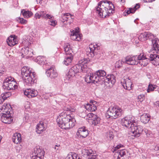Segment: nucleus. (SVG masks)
<instances>
[{
  "mask_svg": "<svg viewBox=\"0 0 159 159\" xmlns=\"http://www.w3.org/2000/svg\"><path fill=\"white\" fill-rule=\"evenodd\" d=\"M76 134L79 137L84 138L88 135L89 132L85 127H83L78 129Z\"/></svg>",
  "mask_w": 159,
  "mask_h": 159,
  "instance_id": "nucleus-21",
  "label": "nucleus"
},
{
  "mask_svg": "<svg viewBox=\"0 0 159 159\" xmlns=\"http://www.w3.org/2000/svg\"><path fill=\"white\" fill-rule=\"evenodd\" d=\"M139 57V55L132 57L128 56L125 59V62L129 65H137L138 64Z\"/></svg>",
  "mask_w": 159,
  "mask_h": 159,
  "instance_id": "nucleus-12",
  "label": "nucleus"
},
{
  "mask_svg": "<svg viewBox=\"0 0 159 159\" xmlns=\"http://www.w3.org/2000/svg\"><path fill=\"white\" fill-rule=\"evenodd\" d=\"M46 95H47V97H46V98H45L46 99H47L49 98V96H50V95L49 93L46 94Z\"/></svg>",
  "mask_w": 159,
  "mask_h": 159,
  "instance_id": "nucleus-59",
  "label": "nucleus"
},
{
  "mask_svg": "<svg viewBox=\"0 0 159 159\" xmlns=\"http://www.w3.org/2000/svg\"><path fill=\"white\" fill-rule=\"evenodd\" d=\"M21 74L25 85H30L34 82L36 78L35 73L34 72H32L28 67L25 66L22 68Z\"/></svg>",
  "mask_w": 159,
  "mask_h": 159,
  "instance_id": "nucleus-3",
  "label": "nucleus"
},
{
  "mask_svg": "<svg viewBox=\"0 0 159 159\" xmlns=\"http://www.w3.org/2000/svg\"><path fill=\"white\" fill-rule=\"evenodd\" d=\"M121 83L125 89L128 90L131 89L133 87L131 80L129 78L122 79Z\"/></svg>",
  "mask_w": 159,
  "mask_h": 159,
  "instance_id": "nucleus-15",
  "label": "nucleus"
},
{
  "mask_svg": "<svg viewBox=\"0 0 159 159\" xmlns=\"http://www.w3.org/2000/svg\"><path fill=\"white\" fill-rule=\"evenodd\" d=\"M139 101L140 102H142L145 99V96L143 94H140L139 95L138 97Z\"/></svg>",
  "mask_w": 159,
  "mask_h": 159,
  "instance_id": "nucleus-49",
  "label": "nucleus"
},
{
  "mask_svg": "<svg viewBox=\"0 0 159 159\" xmlns=\"http://www.w3.org/2000/svg\"><path fill=\"white\" fill-rule=\"evenodd\" d=\"M92 78V83L96 84L98 82H100L99 78L98 77L96 72L91 73Z\"/></svg>",
  "mask_w": 159,
  "mask_h": 159,
  "instance_id": "nucleus-39",
  "label": "nucleus"
},
{
  "mask_svg": "<svg viewBox=\"0 0 159 159\" xmlns=\"http://www.w3.org/2000/svg\"><path fill=\"white\" fill-rule=\"evenodd\" d=\"M64 110L66 111H69L71 112H74L75 111V109L74 108H72L71 107L68 105L65 106Z\"/></svg>",
  "mask_w": 159,
  "mask_h": 159,
  "instance_id": "nucleus-45",
  "label": "nucleus"
},
{
  "mask_svg": "<svg viewBox=\"0 0 159 159\" xmlns=\"http://www.w3.org/2000/svg\"><path fill=\"white\" fill-rule=\"evenodd\" d=\"M30 36H28L27 37V38H25L24 39V41H22V43L26 47H28V46H29L31 44L30 41H29L28 39H30Z\"/></svg>",
  "mask_w": 159,
  "mask_h": 159,
  "instance_id": "nucleus-41",
  "label": "nucleus"
},
{
  "mask_svg": "<svg viewBox=\"0 0 159 159\" xmlns=\"http://www.w3.org/2000/svg\"><path fill=\"white\" fill-rule=\"evenodd\" d=\"M121 124L123 126L130 129V130L136 124L135 120L129 116H127L121 120Z\"/></svg>",
  "mask_w": 159,
  "mask_h": 159,
  "instance_id": "nucleus-10",
  "label": "nucleus"
},
{
  "mask_svg": "<svg viewBox=\"0 0 159 159\" xmlns=\"http://www.w3.org/2000/svg\"><path fill=\"white\" fill-rule=\"evenodd\" d=\"M89 59H83L79 61V63L76 66H73L74 69H78V71L86 72L88 71L87 64L89 62Z\"/></svg>",
  "mask_w": 159,
  "mask_h": 159,
  "instance_id": "nucleus-9",
  "label": "nucleus"
},
{
  "mask_svg": "<svg viewBox=\"0 0 159 159\" xmlns=\"http://www.w3.org/2000/svg\"><path fill=\"white\" fill-rule=\"evenodd\" d=\"M54 18V17L48 14H46L44 18L45 19H49L50 20H53Z\"/></svg>",
  "mask_w": 159,
  "mask_h": 159,
  "instance_id": "nucleus-50",
  "label": "nucleus"
},
{
  "mask_svg": "<svg viewBox=\"0 0 159 159\" xmlns=\"http://www.w3.org/2000/svg\"><path fill=\"white\" fill-rule=\"evenodd\" d=\"M60 146V145L59 144H57L55 146V147H58V148H59Z\"/></svg>",
  "mask_w": 159,
  "mask_h": 159,
  "instance_id": "nucleus-60",
  "label": "nucleus"
},
{
  "mask_svg": "<svg viewBox=\"0 0 159 159\" xmlns=\"http://www.w3.org/2000/svg\"><path fill=\"white\" fill-rule=\"evenodd\" d=\"M146 2H151L153 1H154L155 0H144Z\"/></svg>",
  "mask_w": 159,
  "mask_h": 159,
  "instance_id": "nucleus-58",
  "label": "nucleus"
},
{
  "mask_svg": "<svg viewBox=\"0 0 159 159\" xmlns=\"http://www.w3.org/2000/svg\"><path fill=\"white\" fill-rule=\"evenodd\" d=\"M25 95L29 98L36 96L38 94L37 91L34 89H27L24 91Z\"/></svg>",
  "mask_w": 159,
  "mask_h": 159,
  "instance_id": "nucleus-22",
  "label": "nucleus"
},
{
  "mask_svg": "<svg viewBox=\"0 0 159 159\" xmlns=\"http://www.w3.org/2000/svg\"><path fill=\"white\" fill-rule=\"evenodd\" d=\"M58 126L61 129H66L72 128L75 124V119L69 115L63 112L61 113L57 119Z\"/></svg>",
  "mask_w": 159,
  "mask_h": 159,
  "instance_id": "nucleus-2",
  "label": "nucleus"
},
{
  "mask_svg": "<svg viewBox=\"0 0 159 159\" xmlns=\"http://www.w3.org/2000/svg\"><path fill=\"white\" fill-rule=\"evenodd\" d=\"M73 32L70 34V38L73 40L79 41L81 39L82 35L79 34V31L76 29L75 31H73Z\"/></svg>",
  "mask_w": 159,
  "mask_h": 159,
  "instance_id": "nucleus-23",
  "label": "nucleus"
},
{
  "mask_svg": "<svg viewBox=\"0 0 159 159\" xmlns=\"http://www.w3.org/2000/svg\"><path fill=\"white\" fill-rule=\"evenodd\" d=\"M21 14L25 18H28L30 17L33 15V13L31 11H25L23 10L21 11Z\"/></svg>",
  "mask_w": 159,
  "mask_h": 159,
  "instance_id": "nucleus-37",
  "label": "nucleus"
},
{
  "mask_svg": "<svg viewBox=\"0 0 159 159\" xmlns=\"http://www.w3.org/2000/svg\"><path fill=\"white\" fill-rule=\"evenodd\" d=\"M5 70L3 67L0 66V76L2 75L4 73Z\"/></svg>",
  "mask_w": 159,
  "mask_h": 159,
  "instance_id": "nucleus-51",
  "label": "nucleus"
},
{
  "mask_svg": "<svg viewBox=\"0 0 159 159\" xmlns=\"http://www.w3.org/2000/svg\"><path fill=\"white\" fill-rule=\"evenodd\" d=\"M136 123L135 125H133V127L130 130V131L133 134V136L138 137L140 136L142 132L143 129L141 126H136Z\"/></svg>",
  "mask_w": 159,
  "mask_h": 159,
  "instance_id": "nucleus-16",
  "label": "nucleus"
},
{
  "mask_svg": "<svg viewBox=\"0 0 159 159\" xmlns=\"http://www.w3.org/2000/svg\"><path fill=\"white\" fill-rule=\"evenodd\" d=\"M17 83L14 81V79L11 76H8L4 80L2 87L6 90H13L17 88Z\"/></svg>",
  "mask_w": 159,
  "mask_h": 159,
  "instance_id": "nucleus-7",
  "label": "nucleus"
},
{
  "mask_svg": "<svg viewBox=\"0 0 159 159\" xmlns=\"http://www.w3.org/2000/svg\"><path fill=\"white\" fill-rule=\"evenodd\" d=\"M64 49L66 55H72L73 51L69 43H66L64 44Z\"/></svg>",
  "mask_w": 159,
  "mask_h": 159,
  "instance_id": "nucleus-32",
  "label": "nucleus"
},
{
  "mask_svg": "<svg viewBox=\"0 0 159 159\" xmlns=\"http://www.w3.org/2000/svg\"><path fill=\"white\" fill-rule=\"evenodd\" d=\"M114 8L113 4L110 1H102L98 3L96 12L101 17L105 18L111 15L114 12Z\"/></svg>",
  "mask_w": 159,
  "mask_h": 159,
  "instance_id": "nucleus-1",
  "label": "nucleus"
},
{
  "mask_svg": "<svg viewBox=\"0 0 159 159\" xmlns=\"http://www.w3.org/2000/svg\"><path fill=\"white\" fill-rule=\"evenodd\" d=\"M73 59L72 55H66L63 61V63L66 66L69 65Z\"/></svg>",
  "mask_w": 159,
  "mask_h": 159,
  "instance_id": "nucleus-30",
  "label": "nucleus"
},
{
  "mask_svg": "<svg viewBox=\"0 0 159 159\" xmlns=\"http://www.w3.org/2000/svg\"><path fill=\"white\" fill-rule=\"evenodd\" d=\"M49 25L53 26H55L57 24V22L54 19L53 20H50L48 21Z\"/></svg>",
  "mask_w": 159,
  "mask_h": 159,
  "instance_id": "nucleus-48",
  "label": "nucleus"
},
{
  "mask_svg": "<svg viewBox=\"0 0 159 159\" xmlns=\"http://www.w3.org/2000/svg\"><path fill=\"white\" fill-rule=\"evenodd\" d=\"M91 73L90 75H86L85 77V81L87 83H92V78Z\"/></svg>",
  "mask_w": 159,
  "mask_h": 159,
  "instance_id": "nucleus-42",
  "label": "nucleus"
},
{
  "mask_svg": "<svg viewBox=\"0 0 159 159\" xmlns=\"http://www.w3.org/2000/svg\"><path fill=\"white\" fill-rule=\"evenodd\" d=\"M29 118V115L28 114H26L24 117V120L26 121H27Z\"/></svg>",
  "mask_w": 159,
  "mask_h": 159,
  "instance_id": "nucleus-54",
  "label": "nucleus"
},
{
  "mask_svg": "<svg viewBox=\"0 0 159 159\" xmlns=\"http://www.w3.org/2000/svg\"><path fill=\"white\" fill-rule=\"evenodd\" d=\"M117 2H120L121 3H124L125 2V0H116Z\"/></svg>",
  "mask_w": 159,
  "mask_h": 159,
  "instance_id": "nucleus-56",
  "label": "nucleus"
},
{
  "mask_svg": "<svg viewBox=\"0 0 159 159\" xmlns=\"http://www.w3.org/2000/svg\"><path fill=\"white\" fill-rule=\"evenodd\" d=\"M87 117L88 120H91L92 124L94 125H97L100 122V118L94 114L89 113L88 114Z\"/></svg>",
  "mask_w": 159,
  "mask_h": 159,
  "instance_id": "nucleus-18",
  "label": "nucleus"
},
{
  "mask_svg": "<svg viewBox=\"0 0 159 159\" xmlns=\"http://www.w3.org/2000/svg\"><path fill=\"white\" fill-rule=\"evenodd\" d=\"M140 120L144 124L147 123L150 120L149 114H146L142 115L140 117Z\"/></svg>",
  "mask_w": 159,
  "mask_h": 159,
  "instance_id": "nucleus-35",
  "label": "nucleus"
},
{
  "mask_svg": "<svg viewBox=\"0 0 159 159\" xmlns=\"http://www.w3.org/2000/svg\"><path fill=\"white\" fill-rule=\"evenodd\" d=\"M125 60L124 59V60H119L117 61L116 63L115 66L116 67H117V68H119L120 67H121L122 66V63H125Z\"/></svg>",
  "mask_w": 159,
  "mask_h": 159,
  "instance_id": "nucleus-44",
  "label": "nucleus"
},
{
  "mask_svg": "<svg viewBox=\"0 0 159 159\" xmlns=\"http://www.w3.org/2000/svg\"><path fill=\"white\" fill-rule=\"evenodd\" d=\"M12 139L15 143H20L22 140L21 134L18 133L14 134L12 136Z\"/></svg>",
  "mask_w": 159,
  "mask_h": 159,
  "instance_id": "nucleus-25",
  "label": "nucleus"
},
{
  "mask_svg": "<svg viewBox=\"0 0 159 159\" xmlns=\"http://www.w3.org/2000/svg\"><path fill=\"white\" fill-rule=\"evenodd\" d=\"M154 38L153 34L149 32H145L141 34L139 37V39L141 41H143L148 39H151Z\"/></svg>",
  "mask_w": 159,
  "mask_h": 159,
  "instance_id": "nucleus-20",
  "label": "nucleus"
},
{
  "mask_svg": "<svg viewBox=\"0 0 159 159\" xmlns=\"http://www.w3.org/2000/svg\"><path fill=\"white\" fill-rule=\"evenodd\" d=\"M16 20L19 23L22 24H26L27 23V20L24 19L20 17L16 18Z\"/></svg>",
  "mask_w": 159,
  "mask_h": 159,
  "instance_id": "nucleus-43",
  "label": "nucleus"
},
{
  "mask_svg": "<svg viewBox=\"0 0 159 159\" xmlns=\"http://www.w3.org/2000/svg\"><path fill=\"white\" fill-rule=\"evenodd\" d=\"M43 125L44 124L42 122H40L37 125L36 128V131L37 133L40 134L42 132L45 130V127Z\"/></svg>",
  "mask_w": 159,
  "mask_h": 159,
  "instance_id": "nucleus-34",
  "label": "nucleus"
},
{
  "mask_svg": "<svg viewBox=\"0 0 159 159\" xmlns=\"http://www.w3.org/2000/svg\"><path fill=\"white\" fill-rule=\"evenodd\" d=\"M40 13V14L41 15V17H43V18H45V16L46 15V14L45 12L43 11H41L39 12Z\"/></svg>",
  "mask_w": 159,
  "mask_h": 159,
  "instance_id": "nucleus-53",
  "label": "nucleus"
},
{
  "mask_svg": "<svg viewBox=\"0 0 159 159\" xmlns=\"http://www.w3.org/2000/svg\"><path fill=\"white\" fill-rule=\"evenodd\" d=\"M73 16L69 13H66L62 14L60 18V21L64 24L68 23H71L73 21Z\"/></svg>",
  "mask_w": 159,
  "mask_h": 159,
  "instance_id": "nucleus-13",
  "label": "nucleus"
},
{
  "mask_svg": "<svg viewBox=\"0 0 159 159\" xmlns=\"http://www.w3.org/2000/svg\"><path fill=\"white\" fill-rule=\"evenodd\" d=\"M106 137L108 140H111L113 139L114 135L112 133H108L106 135Z\"/></svg>",
  "mask_w": 159,
  "mask_h": 159,
  "instance_id": "nucleus-46",
  "label": "nucleus"
},
{
  "mask_svg": "<svg viewBox=\"0 0 159 159\" xmlns=\"http://www.w3.org/2000/svg\"><path fill=\"white\" fill-rule=\"evenodd\" d=\"M76 69V70H74L75 69H74L73 67L72 69L69 70L67 78V79H68L69 80H71L72 78L75 76V74L76 73L80 72V71H78V69Z\"/></svg>",
  "mask_w": 159,
  "mask_h": 159,
  "instance_id": "nucleus-28",
  "label": "nucleus"
},
{
  "mask_svg": "<svg viewBox=\"0 0 159 159\" xmlns=\"http://www.w3.org/2000/svg\"><path fill=\"white\" fill-rule=\"evenodd\" d=\"M82 153L84 155L87 156L88 159H99L97 155H94L93 151L91 149L88 148H85L82 150Z\"/></svg>",
  "mask_w": 159,
  "mask_h": 159,
  "instance_id": "nucleus-14",
  "label": "nucleus"
},
{
  "mask_svg": "<svg viewBox=\"0 0 159 159\" xmlns=\"http://www.w3.org/2000/svg\"><path fill=\"white\" fill-rule=\"evenodd\" d=\"M8 105H7L6 106H3L2 108L4 109L3 111L7 113V114L4 113L2 114L1 116V120L4 123L9 124L12 122V118L9 114L10 113V111L9 110H11V109H9L8 110Z\"/></svg>",
  "mask_w": 159,
  "mask_h": 159,
  "instance_id": "nucleus-8",
  "label": "nucleus"
},
{
  "mask_svg": "<svg viewBox=\"0 0 159 159\" xmlns=\"http://www.w3.org/2000/svg\"><path fill=\"white\" fill-rule=\"evenodd\" d=\"M26 104L28 106L26 107V105H25V109H28V108L30 107V106H29V104H30V103L28 102H26Z\"/></svg>",
  "mask_w": 159,
  "mask_h": 159,
  "instance_id": "nucleus-55",
  "label": "nucleus"
},
{
  "mask_svg": "<svg viewBox=\"0 0 159 159\" xmlns=\"http://www.w3.org/2000/svg\"><path fill=\"white\" fill-rule=\"evenodd\" d=\"M157 86L156 85L149 83L147 90L148 93H150V92L153 91L157 88Z\"/></svg>",
  "mask_w": 159,
  "mask_h": 159,
  "instance_id": "nucleus-40",
  "label": "nucleus"
},
{
  "mask_svg": "<svg viewBox=\"0 0 159 159\" xmlns=\"http://www.w3.org/2000/svg\"><path fill=\"white\" fill-rule=\"evenodd\" d=\"M37 62L39 64L41 65H43V68H47V66L48 64L47 63H46V60L44 56H38L37 58Z\"/></svg>",
  "mask_w": 159,
  "mask_h": 159,
  "instance_id": "nucleus-26",
  "label": "nucleus"
},
{
  "mask_svg": "<svg viewBox=\"0 0 159 159\" xmlns=\"http://www.w3.org/2000/svg\"><path fill=\"white\" fill-rule=\"evenodd\" d=\"M31 157L32 159H43L44 157V153L39 148L34 149V153Z\"/></svg>",
  "mask_w": 159,
  "mask_h": 159,
  "instance_id": "nucleus-17",
  "label": "nucleus"
},
{
  "mask_svg": "<svg viewBox=\"0 0 159 159\" xmlns=\"http://www.w3.org/2000/svg\"><path fill=\"white\" fill-rule=\"evenodd\" d=\"M99 48V46L97 44H90L89 45V47L86 49L87 52H88L87 54L89 57H93L98 54V50Z\"/></svg>",
  "mask_w": 159,
  "mask_h": 159,
  "instance_id": "nucleus-11",
  "label": "nucleus"
},
{
  "mask_svg": "<svg viewBox=\"0 0 159 159\" xmlns=\"http://www.w3.org/2000/svg\"><path fill=\"white\" fill-rule=\"evenodd\" d=\"M46 73L47 76L51 79H55L58 76L57 73L55 68L53 67H50L49 68H48L46 70Z\"/></svg>",
  "mask_w": 159,
  "mask_h": 159,
  "instance_id": "nucleus-19",
  "label": "nucleus"
},
{
  "mask_svg": "<svg viewBox=\"0 0 159 159\" xmlns=\"http://www.w3.org/2000/svg\"><path fill=\"white\" fill-rule=\"evenodd\" d=\"M140 7V6L139 3L136 4V5L133 7L129 8L126 10L125 11L128 14L130 13H134L135 12V11L138 8Z\"/></svg>",
  "mask_w": 159,
  "mask_h": 159,
  "instance_id": "nucleus-33",
  "label": "nucleus"
},
{
  "mask_svg": "<svg viewBox=\"0 0 159 159\" xmlns=\"http://www.w3.org/2000/svg\"><path fill=\"white\" fill-rule=\"evenodd\" d=\"M59 148L56 147H54L55 149L56 150H58Z\"/></svg>",
  "mask_w": 159,
  "mask_h": 159,
  "instance_id": "nucleus-61",
  "label": "nucleus"
},
{
  "mask_svg": "<svg viewBox=\"0 0 159 159\" xmlns=\"http://www.w3.org/2000/svg\"><path fill=\"white\" fill-rule=\"evenodd\" d=\"M94 104L87 103L84 105L85 108L88 111H94L97 110L96 106L95 105V103H96V102H93Z\"/></svg>",
  "mask_w": 159,
  "mask_h": 159,
  "instance_id": "nucleus-27",
  "label": "nucleus"
},
{
  "mask_svg": "<svg viewBox=\"0 0 159 159\" xmlns=\"http://www.w3.org/2000/svg\"><path fill=\"white\" fill-rule=\"evenodd\" d=\"M128 152L126 150H120L119 152V155L117 157V159H128L127 154Z\"/></svg>",
  "mask_w": 159,
  "mask_h": 159,
  "instance_id": "nucleus-29",
  "label": "nucleus"
},
{
  "mask_svg": "<svg viewBox=\"0 0 159 159\" xmlns=\"http://www.w3.org/2000/svg\"><path fill=\"white\" fill-rule=\"evenodd\" d=\"M96 72L100 79V82L102 84L104 83L107 85V84L109 86L111 87L112 86L116 81L115 77L113 75H108L105 76L106 73L104 70H99Z\"/></svg>",
  "mask_w": 159,
  "mask_h": 159,
  "instance_id": "nucleus-4",
  "label": "nucleus"
},
{
  "mask_svg": "<svg viewBox=\"0 0 159 159\" xmlns=\"http://www.w3.org/2000/svg\"><path fill=\"white\" fill-rule=\"evenodd\" d=\"M2 137L0 135V142L1 141V140L2 139Z\"/></svg>",
  "mask_w": 159,
  "mask_h": 159,
  "instance_id": "nucleus-62",
  "label": "nucleus"
},
{
  "mask_svg": "<svg viewBox=\"0 0 159 159\" xmlns=\"http://www.w3.org/2000/svg\"><path fill=\"white\" fill-rule=\"evenodd\" d=\"M40 14L39 12H38L35 14L34 17L36 19H40L41 17Z\"/></svg>",
  "mask_w": 159,
  "mask_h": 159,
  "instance_id": "nucleus-52",
  "label": "nucleus"
},
{
  "mask_svg": "<svg viewBox=\"0 0 159 159\" xmlns=\"http://www.w3.org/2000/svg\"><path fill=\"white\" fill-rule=\"evenodd\" d=\"M11 95L10 92H6L2 93L0 97V103H2L7 98Z\"/></svg>",
  "mask_w": 159,
  "mask_h": 159,
  "instance_id": "nucleus-31",
  "label": "nucleus"
},
{
  "mask_svg": "<svg viewBox=\"0 0 159 159\" xmlns=\"http://www.w3.org/2000/svg\"><path fill=\"white\" fill-rule=\"evenodd\" d=\"M7 44L10 47H12L18 43V41L15 36L11 35L7 39Z\"/></svg>",
  "mask_w": 159,
  "mask_h": 159,
  "instance_id": "nucleus-24",
  "label": "nucleus"
},
{
  "mask_svg": "<svg viewBox=\"0 0 159 159\" xmlns=\"http://www.w3.org/2000/svg\"><path fill=\"white\" fill-rule=\"evenodd\" d=\"M31 52V51H30L29 48L27 47L22 48L21 50V52L22 53V55L23 56V57L29 55Z\"/></svg>",
  "mask_w": 159,
  "mask_h": 159,
  "instance_id": "nucleus-36",
  "label": "nucleus"
},
{
  "mask_svg": "<svg viewBox=\"0 0 159 159\" xmlns=\"http://www.w3.org/2000/svg\"><path fill=\"white\" fill-rule=\"evenodd\" d=\"M124 147V146L121 144H119L116 145V147H114L112 149L113 152L117 150L120 148Z\"/></svg>",
  "mask_w": 159,
  "mask_h": 159,
  "instance_id": "nucleus-47",
  "label": "nucleus"
},
{
  "mask_svg": "<svg viewBox=\"0 0 159 159\" xmlns=\"http://www.w3.org/2000/svg\"><path fill=\"white\" fill-rule=\"evenodd\" d=\"M151 61L152 64L156 65L159 61V56L155 54H151L149 56V58H148L143 53L139 54L138 64L141 66H145Z\"/></svg>",
  "mask_w": 159,
  "mask_h": 159,
  "instance_id": "nucleus-5",
  "label": "nucleus"
},
{
  "mask_svg": "<svg viewBox=\"0 0 159 159\" xmlns=\"http://www.w3.org/2000/svg\"><path fill=\"white\" fill-rule=\"evenodd\" d=\"M63 98L62 99V101H58V102H64V103H65L66 102L65 101V99L64 98H65V97H63Z\"/></svg>",
  "mask_w": 159,
  "mask_h": 159,
  "instance_id": "nucleus-57",
  "label": "nucleus"
},
{
  "mask_svg": "<svg viewBox=\"0 0 159 159\" xmlns=\"http://www.w3.org/2000/svg\"><path fill=\"white\" fill-rule=\"evenodd\" d=\"M66 159H81L78 157L76 153H71L69 154L66 158Z\"/></svg>",
  "mask_w": 159,
  "mask_h": 159,
  "instance_id": "nucleus-38",
  "label": "nucleus"
},
{
  "mask_svg": "<svg viewBox=\"0 0 159 159\" xmlns=\"http://www.w3.org/2000/svg\"><path fill=\"white\" fill-rule=\"evenodd\" d=\"M158 93H159V89H158Z\"/></svg>",
  "mask_w": 159,
  "mask_h": 159,
  "instance_id": "nucleus-63",
  "label": "nucleus"
},
{
  "mask_svg": "<svg viewBox=\"0 0 159 159\" xmlns=\"http://www.w3.org/2000/svg\"><path fill=\"white\" fill-rule=\"evenodd\" d=\"M122 111L121 108L117 106H111L107 111L106 116L107 118L116 119L121 116Z\"/></svg>",
  "mask_w": 159,
  "mask_h": 159,
  "instance_id": "nucleus-6",
  "label": "nucleus"
}]
</instances>
